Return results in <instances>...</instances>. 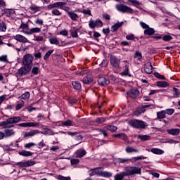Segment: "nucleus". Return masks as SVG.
Segmentation results:
<instances>
[{
  "label": "nucleus",
  "mask_w": 180,
  "mask_h": 180,
  "mask_svg": "<svg viewBox=\"0 0 180 180\" xmlns=\"http://www.w3.org/2000/svg\"><path fill=\"white\" fill-rule=\"evenodd\" d=\"M20 120V117H10L8 118L6 121L1 122L0 126L4 129H11V127H13V125L9 124H15V123H19Z\"/></svg>",
  "instance_id": "obj_1"
},
{
  "label": "nucleus",
  "mask_w": 180,
  "mask_h": 180,
  "mask_svg": "<svg viewBox=\"0 0 180 180\" xmlns=\"http://www.w3.org/2000/svg\"><path fill=\"white\" fill-rule=\"evenodd\" d=\"M129 124L134 129H146V126H147V124L144 121H140L139 120H132L129 121Z\"/></svg>",
  "instance_id": "obj_2"
},
{
  "label": "nucleus",
  "mask_w": 180,
  "mask_h": 180,
  "mask_svg": "<svg viewBox=\"0 0 180 180\" xmlns=\"http://www.w3.org/2000/svg\"><path fill=\"white\" fill-rule=\"evenodd\" d=\"M57 4H58V1L47 6L48 9L52 10L51 14L53 16H61L63 15V13L58 10L60 9V6H56Z\"/></svg>",
  "instance_id": "obj_3"
},
{
  "label": "nucleus",
  "mask_w": 180,
  "mask_h": 180,
  "mask_svg": "<svg viewBox=\"0 0 180 180\" xmlns=\"http://www.w3.org/2000/svg\"><path fill=\"white\" fill-rule=\"evenodd\" d=\"M22 65L32 68L33 67V56L32 54H25L22 58Z\"/></svg>",
  "instance_id": "obj_4"
},
{
  "label": "nucleus",
  "mask_w": 180,
  "mask_h": 180,
  "mask_svg": "<svg viewBox=\"0 0 180 180\" xmlns=\"http://www.w3.org/2000/svg\"><path fill=\"white\" fill-rule=\"evenodd\" d=\"M124 172L127 176H130L136 174H141V169L136 167H127Z\"/></svg>",
  "instance_id": "obj_5"
},
{
  "label": "nucleus",
  "mask_w": 180,
  "mask_h": 180,
  "mask_svg": "<svg viewBox=\"0 0 180 180\" xmlns=\"http://www.w3.org/2000/svg\"><path fill=\"white\" fill-rule=\"evenodd\" d=\"M115 8L118 12L122 13H133V9L124 4H117Z\"/></svg>",
  "instance_id": "obj_6"
},
{
  "label": "nucleus",
  "mask_w": 180,
  "mask_h": 180,
  "mask_svg": "<svg viewBox=\"0 0 180 180\" xmlns=\"http://www.w3.org/2000/svg\"><path fill=\"white\" fill-rule=\"evenodd\" d=\"M32 68L23 65L18 70V72L15 73V77H23L25 75H27V74H29L31 71Z\"/></svg>",
  "instance_id": "obj_7"
},
{
  "label": "nucleus",
  "mask_w": 180,
  "mask_h": 180,
  "mask_svg": "<svg viewBox=\"0 0 180 180\" xmlns=\"http://www.w3.org/2000/svg\"><path fill=\"white\" fill-rule=\"evenodd\" d=\"M36 164V161L32 160H27L25 162H18L15 164L17 167L20 168H27L28 167H33Z\"/></svg>",
  "instance_id": "obj_8"
},
{
  "label": "nucleus",
  "mask_w": 180,
  "mask_h": 180,
  "mask_svg": "<svg viewBox=\"0 0 180 180\" xmlns=\"http://www.w3.org/2000/svg\"><path fill=\"white\" fill-rule=\"evenodd\" d=\"M89 26L90 29H95V27H102V26H103V22L99 19L96 20H90Z\"/></svg>",
  "instance_id": "obj_9"
},
{
  "label": "nucleus",
  "mask_w": 180,
  "mask_h": 180,
  "mask_svg": "<svg viewBox=\"0 0 180 180\" xmlns=\"http://www.w3.org/2000/svg\"><path fill=\"white\" fill-rule=\"evenodd\" d=\"M110 63L115 68H119L120 67V58L115 56L110 57Z\"/></svg>",
  "instance_id": "obj_10"
},
{
  "label": "nucleus",
  "mask_w": 180,
  "mask_h": 180,
  "mask_svg": "<svg viewBox=\"0 0 180 180\" xmlns=\"http://www.w3.org/2000/svg\"><path fill=\"white\" fill-rule=\"evenodd\" d=\"M127 94L129 98H131L132 99H136L139 95H140V91L137 89H132L129 90Z\"/></svg>",
  "instance_id": "obj_11"
},
{
  "label": "nucleus",
  "mask_w": 180,
  "mask_h": 180,
  "mask_svg": "<svg viewBox=\"0 0 180 180\" xmlns=\"http://www.w3.org/2000/svg\"><path fill=\"white\" fill-rule=\"evenodd\" d=\"M150 106H151V104L144 105L138 108L137 110L134 112V116H140L141 113H144V112H146V108H150Z\"/></svg>",
  "instance_id": "obj_12"
},
{
  "label": "nucleus",
  "mask_w": 180,
  "mask_h": 180,
  "mask_svg": "<svg viewBox=\"0 0 180 180\" xmlns=\"http://www.w3.org/2000/svg\"><path fill=\"white\" fill-rule=\"evenodd\" d=\"M13 39L20 43H29V39L22 34H16L13 36Z\"/></svg>",
  "instance_id": "obj_13"
},
{
  "label": "nucleus",
  "mask_w": 180,
  "mask_h": 180,
  "mask_svg": "<svg viewBox=\"0 0 180 180\" xmlns=\"http://www.w3.org/2000/svg\"><path fill=\"white\" fill-rule=\"evenodd\" d=\"M98 84L101 86H106V85H109V84H110V81L106 79V77H101L98 79Z\"/></svg>",
  "instance_id": "obj_14"
},
{
  "label": "nucleus",
  "mask_w": 180,
  "mask_h": 180,
  "mask_svg": "<svg viewBox=\"0 0 180 180\" xmlns=\"http://www.w3.org/2000/svg\"><path fill=\"white\" fill-rule=\"evenodd\" d=\"M65 5H67L65 2L58 1V4L55 6H59L60 9L65 11V12H67L68 15V12H71V11H70V7L65 6Z\"/></svg>",
  "instance_id": "obj_15"
},
{
  "label": "nucleus",
  "mask_w": 180,
  "mask_h": 180,
  "mask_svg": "<svg viewBox=\"0 0 180 180\" xmlns=\"http://www.w3.org/2000/svg\"><path fill=\"white\" fill-rule=\"evenodd\" d=\"M143 70L146 74H153V65H151V63L147 62L144 65Z\"/></svg>",
  "instance_id": "obj_16"
},
{
  "label": "nucleus",
  "mask_w": 180,
  "mask_h": 180,
  "mask_svg": "<svg viewBox=\"0 0 180 180\" xmlns=\"http://www.w3.org/2000/svg\"><path fill=\"white\" fill-rule=\"evenodd\" d=\"M40 131L37 129H32L28 132H25L24 134V137H33V136H36V134H39Z\"/></svg>",
  "instance_id": "obj_17"
},
{
  "label": "nucleus",
  "mask_w": 180,
  "mask_h": 180,
  "mask_svg": "<svg viewBox=\"0 0 180 180\" xmlns=\"http://www.w3.org/2000/svg\"><path fill=\"white\" fill-rule=\"evenodd\" d=\"M76 157H77V158H82V157L86 155V150H85V149L84 148H80L77 150H76Z\"/></svg>",
  "instance_id": "obj_18"
},
{
  "label": "nucleus",
  "mask_w": 180,
  "mask_h": 180,
  "mask_svg": "<svg viewBox=\"0 0 180 180\" xmlns=\"http://www.w3.org/2000/svg\"><path fill=\"white\" fill-rule=\"evenodd\" d=\"M41 134H44V136H54V134H58V133L53 131V129H50L49 128H46L45 131L44 132H41Z\"/></svg>",
  "instance_id": "obj_19"
},
{
  "label": "nucleus",
  "mask_w": 180,
  "mask_h": 180,
  "mask_svg": "<svg viewBox=\"0 0 180 180\" xmlns=\"http://www.w3.org/2000/svg\"><path fill=\"white\" fill-rule=\"evenodd\" d=\"M15 134V131L13 129H5L4 130V137L5 139H8V137H11Z\"/></svg>",
  "instance_id": "obj_20"
},
{
  "label": "nucleus",
  "mask_w": 180,
  "mask_h": 180,
  "mask_svg": "<svg viewBox=\"0 0 180 180\" xmlns=\"http://www.w3.org/2000/svg\"><path fill=\"white\" fill-rule=\"evenodd\" d=\"M124 23V22L115 23L114 25L111 27V32H112V33L116 32V30H117L119 27H122V26H123Z\"/></svg>",
  "instance_id": "obj_21"
},
{
  "label": "nucleus",
  "mask_w": 180,
  "mask_h": 180,
  "mask_svg": "<svg viewBox=\"0 0 180 180\" xmlns=\"http://www.w3.org/2000/svg\"><path fill=\"white\" fill-rule=\"evenodd\" d=\"M124 63H125L124 65V70L121 73V75H129V67H130L129 62L127 60H124Z\"/></svg>",
  "instance_id": "obj_22"
},
{
  "label": "nucleus",
  "mask_w": 180,
  "mask_h": 180,
  "mask_svg": "<svg viewBox=\"0 0 180 180\" xmlns=\"http://www.w3.org/2000/svg\"><path fill=\"white\" fill-rule=\"evenodd\" d=\"M68 15L74 22L78 20V18H79L77 13H74V11L68 12Z\"/></svg>",
  "instance_id": "obj_23"
},
{
  "label": "nucleus",
  "mask_w": 180,
  "mask_h": 180,
  "mask_svg": "<svg viewBox=\"0 0 180 180\" xmlns=\"http://www.w3.org/2000/svg\"><path fill=\"white\" fill-rule=\"evenodd\" d=\"M72 85L75 91H80L81 88H82V86H81V83H79V82L78 81L72 82Z\"/></svg>",
  "instance_id": "obj_24"
},
{
  "label": "nucleus",
  "mask_w": 180,
  "mask_h": 180,
  "mask_svg": "<svg viewBox=\"0 0 180 180\" xmlns=\"http://www.w3.org/2000/svg\"><path fill=\"white\" fill-rule=\"evenodd\" d=\"M167 133L169 134H172V136H176L179 134L180 130L179 129H167Z\"/></svg>",
  "instance_id": "obj_25"
},
{
  "label": "nucleus",
  "mask_w": 180,
  "mask_h": 180,
  "mask_svg": "<svg viewBox=\"0 0 180 180\" xmlns=\"http://www.w3.org/2000/svg\"><path fill=\"white\" fill-rule=\"evenodd\" d=\"M39 68L40 66L39 65V64H37V66H33V68H31L32 74H33L34 75H37L39 72H40Z\"/></svg>",
  "instance_id": "obj_26"
},
{
  "label": "nucleus",
  "mask_w": 180,
  "mask_h": 180,
  "mask_svg": "<svg viewBox=\"0 0 180 180\" xmlns=\"http://www.w3.org/2000/svg\"><path fill=\"white\" fill-rule=\"evenodd\" d=\"M105 130L112 131V133L116 131L117 130V127H115V125H108L104 127Z\"/></svg>",
  "instance_id": "obj_27"
},
{
  "label": "nucleus",
  "mask_w": 180,
  "mask_h": 180,
  "mask_svg": "<svg viewBox=\"0 0 180 180\" xmlns=\"http://www.w3.org/2000/svg\"><path fill=\"white\" fill-rule=\"evenodd\" d=\"M154 33H155V30L150 27L144 30V34H147L148 36H152Z\"/></svg>",
  "instance_id": "obj_28"
},
{
  "label": "nucleus",
  "mask_w": 180,
  "mask_h": 180,
  "mask_svg": "<svg viewBox=\"0 0 180 180\" xmlns=\"http://www.w3.org/2000/svg\"><path fill=\"white\" fill-rule=\"evenodd\" d=\"M124 176H126V172H122L120 174H117L115 177H114V179L115 180H122L124 178Z\"/></svg>",
  "instance_id": "obj_29"
},
{
  "label": "nucleus",
  "mask_w": 180,
  "mask_h": 180,
  "mask_svg": "<svg viewBox=\"0 0 180 180\" xmlns=\"http://www.w3.org/2000/svg\"><path fill=\"white\" fill-rule=\"evenodd\" d=\"M94 81V77L91 76H86L83 78V82L84 84H91V82Z\"/></svg>",
  "instance_id": "obj_30"
},
{
  "label": "nucleus",
  "mask_w": 180,
  "mask_h": 180,
  "mask_svg": "<svg viewBox=\"0 0 180 180\" xmlns=\"http://www.w3.org/2000/svg\"><path fill=\"white\" fill-rule=\"evenodd\" d=\"M158 39H162L163 41H171L173 38L171 35H164L163 37L159 35Z\"/></svg>",
  "instance_id": "obj_31"
},
{
  "label": "nucleus",
  "mask_w": 180,
  "mask_h": 180,
  "mask_svg": "<svg viewBox=\"0 0 180 180\" xmlns=\"http://www.w3.org/2000/svg\"><path fill=\"white\" fill-rule=\"evenodd\" d=\"M19 155H22V157H30L31 155H33V153L30 151L22 150L19 152Z\"/></svg>",
  "instance_id": "obj_32"
},
{
  "label": "nucleus",
  "mask_w": 180,
  "mask_h": 180,
  "mask_svg": "<svg viewBox=\"0 0 180 180\" xmlns=\"http://www.w3.org/2000/svg\"><path fill=\"white\" fill-rule=\"evenodd\" d=\"M129 161H131V159L118 158L116 160V162L117 164H126V163L129 162Z\"/></svg>",
  "instance_id": "obj_33"
},
{
  "label": "nucleus",
  "mask_w": 180,
  "mask_h": 180,
  "mask_svg": "<svg viewBox=\"0 0 180 180\" xmlns=\"http://www.w3.org/2000/svg\"><path fill=\"white\" fill-rule=\"evenodd\" d=\"M138 139H139V140L141 141H147V140L151 139V136L148 135H139Z\"/></svg>",
  "instance_id": "obj_34"
},
{
  "label": "nucleus",
  "mask_w": 180,
  "mask_h": 180,
  "mask_svg": "<svg viewBox=\"0 0 180 180\" xmlns=\"http://www.w3.org/2000/svg\"><path fill=\"white\" fill-rule=\"evenodd\" d=\"M126 153H139V150L134 149L132 147L127 146L125 148Z\"/></svg>",
  "instance_id": "obj_35"
},
{
  "label": "nucleus",
  "mask_w": 180,
  "mask_h": 180,
  "mask_svg": "<svg viewBox=\"0 0 180 180\" xmlns=\"http://www.w3.org/2000/svg\"><path fill=\"white\" fill-rule=\"evenodd\" d=\"M61 125L64 127L65 126H74V122L70 120H68L66 121L62 122Z\"/></svg>",
  "instance_id": "obj_36"
},
{
  "label": "nucleus",
  "mask_w": 180,
  "mask_h": 180,
  "mask_svg": "<svg viewBox=\"0 0 180 180\" xmlns=\"http://www.w3.org/2000/svg\"><path fill=\"white\" fill-rule=\"evenodd\" d=\"M29 98H30V93H29V91H26L25 94L19 97L20 99H24V101H27Z\"/></svg>",
  "instance_id": "obj_37"
},
{
  "label": "nucleus",
  "mask_w": 180,
  "mask_h": 180,
  "mask_svg": "<svg viewBox=\"0 0 180 180\" xmlns=\"http://www.w3.org/2000/svg\"><path fill=\"white\" fill-rule=\"evenodd\" d=\"M158 86L160 88H167V86H169V83L164 81L158 82Z\"/></svg>",
  "instance_id": "obj_38"
},
{
  "label": "nucleus",
  "mask_w": 180,
  "mask_h": 180,
  "mask_svg": "<svg viewBox=\"0 0 180 180\" xmlns=\"http://www.w3.org/2000/svg\"><path fill=\"white\" fill-rule=\"evenodd\" d=\"M49 42L51 43V44H56V46H58V44H60V41H58V39H57V38L56 37L50 38Z\"/></svg>",
  "instance_id": "obj_39"
},
{
  "label": "nucleus",
  "mask_w": 180,
  "mask_h": 180,
  "mask_svg": "<svg viewBox=\"0 0 180 180\" xmlns=\"http://www.w3.org/2000/svg\"><path fill=\"white\" fill-rule=\"evenodd\" d=\"M97 130L99 133H101V134H103L104 137H108V133H106L108 130L105 129V127L103 129H98Z\"/></svg>",
  "instance_id": "obj_40"
},
{
  "label": "nucleus",
  "mask_w": 180,
  "mask_h": 180,
  "mask_svg": "<svg viewBox=\"0 0 180 180\" xmlns=\"http://www.w3.org/2000/svg\"><path fill=\"white\" fill-rule=\"evenodd\" d=\"M165 112L166 115H169V116H172V115H174V113H175V110L174 108H169V109H166Z\"/></svg>",
  "instance_id": "obj_41"
},
{
  "label": "nucleus",
  "mask_w": 180,
  "mask_h": 180,
  "mask_svg": "<svg viewBox=\"0 0 180 180\" xmlns=\"http://www.w3.org/2000/svg\"><path fill=\"white\" fill-rule=\"evenodd\" d=\"M53 50H49V51H48L46 53H45V55H44V60L46 61V60H49V57H50V56H51V54H53Z\"/></svg>",
  "instance_id": "obj_42"
},
{
  "label": "nucleus",
  "mask_w": 180,
  "mask_h": 180,
  "mask_svg": "<svg viewBox=\"0 0 180 180\" xmlns=\"http://www.w3.org/2000/svg\"><path fill=\"white\" fill-rule=\"evenodd\" d=\"M121 140H124V141H126L127 144L130 143V141H129V138L127 137V135L124 133H122L121 137L120 138Z\"/></svg>",
  "instance_id": "obj_43"
},
{
  "label": "nucleus",
  "mask_w": 180,
  "mask_h": 180,
  "mask_svg": "<svg viewBox=\"0 0 180 180\" xmlns=\"http://www.w3.org/2000/svg\"><path fill=\"white\" fill-rule=\"evenodd\" d=\"M30 32L32 34H33V33H40L41 32V28H39V27L31 28Z\"/></svg>",
  "instance_id": "obj_44"
},
{
  "label": "nucleus",
  "mask_w": 180,
  "mask_h": 180,
  "mask_svg": "<svg viewBox=\"0 0 180 180\" xmlns=\"http://www.w3.org/2000/svg\"><path fill=\"white\" fill-rule=\"evenodd\" d=\"M0 32H6V24L4 22H0Z\"/></svg>",
  "instance_id": "obj_45"
},
{
  "label": "nucleus",
  "mask_w": 180,
  "mask_h": 180,
  "mask_svg": "<svg viewBox=\"0 0 180 180\" xmlns=\"http://www.w3.org/2000/svg\"><path fill=\"white\" fill-rule=\"evenodd\" d=\"M0 61L1 63H9L8 60V56L6 55H2L0 56Z\"/></svg>",
  "instance_id": "obj_46"
},
{
  "label": "nucleus",
  "mask_w": 180,
  "mask_h": 180,
  "mask_svg": "<svg viewBox=\"0 0 180 180\" xmlns=\"http://www.w3.org/2000/svg\"><path fill=\"white\" fill-rule=\"evenodd\" d=\"M134 58H137V60H141L143 58V56L141 55V52L136 51L135 52Z\"/></svg>",
  "instance_id": "obj_47"
},
{
  "label": "nucleus",
  "mask_w": 180,
  "mask_h": 180,
  "mask_svg": "<svg viewBox=\"0 0 180 180\" xmlns=\"http://www.w3.org/2000/svg\"><path fill=\"white\" fill-rule=\"evenodd\" d=\"M165 110H162L158 112V119H165Z\"/></svg>",
  "instance_id": "obj_48"
},
{
  "label": "nucleus",
  "mask_w": 180,
  "mask_h": 180,
  "mask_svg": "<svg viewBox=\"0 0 180 180\" xmlns=\"http://www.w3.org/2000/svg\"><path fill=\"white\" fill-rule=\"evenodd\" d=\"M82 13H84V15H89V16H92V14L91 13V10L89 8L87 9H83L81 11Z\"/></svg>",
  "instance_id": "obj_49"
},
{
  "label": "nucleus",
  "mask_w": 180,
  "mask_h": 180,
  "mask_svg": "<svg viewBox=\"0 0 180 180\" xmlns=\"http://www.w3.org/2000/svg\"><path fill=\"white\" fill-rule=\"evenodd\" d=\"M70 162L73 167H77V165L79 162V159H72Z\"/></svg>",
  "instance_id": "obj_50"
},
{
  "label": "nucleus",
  "mask_w": 180,
  "mask_h": 180,
  "mask_svg": "<svg viewBox=\"0 0 180 180\" xmlns=\"http://www.w3.org/2000/svg\"><path fill=\"white\" fill-rule=\"evenodd\" d=\"M104 122H106V118L105 117H99L96 119V123H98L99 124L104 123Z\"/></svg>",
  "instance_id": "obj_51"
},
{
  "label": "nucleus",
  "mask_w": 180,
  "mask_h": 180,
  "mask_svg": "<svg viewBox=\"0 0 180 180\" xmlns=\"http://www.w3.org/2000/svg\"><path fill=\"white\" fill-rule=\"evenodd\" d=\"M95 173L96 175H98V176H102L103 174V171H102V169H101V168L98 169H95Z\"/></svg>",
  "instance_id": "obj_52"
},
{
  "label": "nucleus",
  "mask_w": 180,
  "mask_h": 180,
  "mask_svg": "<svg viewBox=\"0 0 180 180\" xmlns=\"http://www.w3.org/2000/svg\"><path fill=\"white\" fill-rule=\"evenodd\" d=\"M139 160H144V157L143 156L134 157L131 159V161H132V162H136V161H139Z\"/></svg>",
  "instance_id": "obj_53"
},
{
  "label": "nucleus",
  "mask_w": 180,
  "mask_h": 180,
  "mask_svg": "<svg viewBox=\"0 0 180 180\" xmlns=\"http://www.w3.org/2000/svg\"><path fill=\"white\" fill-rule=\"evenodd\" d=\"M101 176H103L104 178H110V176H112V173L109 172H103Z\"/></svg>",
  "instance_id": "obj_54"
},
{
  "label": "nucleus",
  "mask_w": 180,
  "mask_h": 180,
  "mask_svg": "<svg viewBox=\"0 0 180 180\" xmlns=\"http://www.w3.org/2000/svg\"><path fill=\"white\" fill-rule=\"evenodd\" d=\"M63 134H68V136H71V137H74L75 136H77L78 134V132H71V131H66V132H63Z\"/></svg>",
  "instance_id": "obj_55"
},
{
  "label": "nucleus",
  "mask_w": 180,
  "mask_h": 180,
  "mask_svg": "<svg viewBox=\"0 0 180 180\" xmlns=\"http://www.w3.org/2000/svg\"><path fill=\"white\" fill-rule=\"evenodd\" d=\"M134 6H140V2H139L137 0H129Z\"/></svg>",
  "instance_id": "obj_56"
},
{
  "label": "nucleus",
  "mask_w": 180,
  "mask_h": 180,
  "mask_svg": "<svg viewBox=\"0 0 180 180\" xmlns=\"http://www.w3.org/2000/svg\"><path fill=\"white\" fill-rule=\"evenodd\" d=\"M25 105V103L23 101H22V103H18L16 105V110H20V109H22V108H23Z\"/></svg>",
  "instance_id": "obj_57"
},
{
  "label": "nucleus",
  "mask_w": 180,
  "mask_h": 180,
  "mask_svg": "<svg viewBox=\"0 0 180 180\" xmlns=\"http://www.w3.org/2000/svg\"><path fill=\"white\" fill-rule=\"evenodd\" d=\"M34 146H36V143L30 142L25 145V148H30V147H33Z\"/></svg>",
  "instance_id": "obj_58"
},
{
  "label": "nucleus",
  "mask_w": 180,
  "mask_h": 180,
  "mask_svg": "<svg viewBox=\"0 0 180 180\" xmlns=\"http://www.w3.org/2000/svg\"><path fill=\"white\" fill-rule=\"evenodd\" d=\"M103 33L108 36L110 33V29L109 27L103 29Z\"/></svg>",
  "instance_id": "obj_59"
},
{
  "label": "nucleus",
  "mask_w": 180,
  "mask_h": 180,
  "mask_svg": "<svg viewBox=\"0 0 180 180\" xmlns=\"http://www.w3.org/2000/svg\"><path fill=\"white\" fill-rule=\"evenodd\" d=\"M173 91L174 92L175 96H179V95H180V91H179V89H178L174 87V88H173Z\"/></svg>",
  "instance_id": "obj_60"
},
{
  "label": "nucleus",
  "mask_w": 180,
  "mask_h": 180,
  "mask_svg": "<svg viewBox=\"0 0 180 180\" xmlns=\"http://www.w3.org/2000/svg\"><path fill=\"white\" fill-rule=\"evenodd\" d=\"M29 28V25L26 24L25 22H22L20 27V29H28Z\"/></svg>",
  "instance_id": "obj_61"
},
{
  "label": "nucleus",
  "mask_w": 180,
  "mask_h": 180,
  "mask_svg": "<svg viewBox=\"0 0 180 180\" xmlns=\"http://www.w3.org/2000/svg\"><path fill=\"white\" fill-rule=\"evenodd\" d=\"M127 40H134L136 38L134 37V34H131L130 35L126 36Z\"/></svg>",
  "instance_id": "obj_62"
},
{
  "label": "nucleus",
  "mask_w": 180,
  "mask_h": 180,
  "mask_svg": "<svg viewBox=\"0 0 180 180\" xmlns=\"http://www.w3.org/2000/svg\"><path fill=\"white\" fill-rule=\"evenodd\" d=\"M30 9L31 11H34L35 12H38L39 9H40V8H39L38 6H32L30 7Z\"/></svg>",
  "instance_id": "obj_63"
},
{
  "label": "nucleus",
  "mask_w": 180,
  "mask_h": 180,
  "mask_svg": "<svg viewBox=\"0 0 180 180\" xmlns=\"http://www.w3.org/2000/svg\"><path fill=\"white\" fill-rule=\"evenodd\" d=\"M58 179H60V180H70V177H65L63 176L59 175L58 176Z\"/></svg>",
  "instance_id": "obj_64"
}]
</instances>
